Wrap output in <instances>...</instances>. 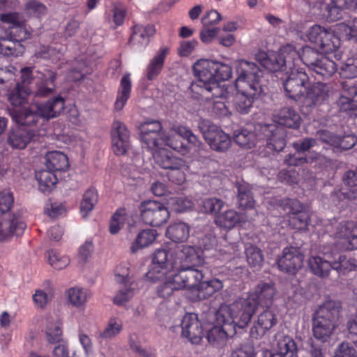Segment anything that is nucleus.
I'll use <instances>...</instances> for the list:
<instances>
[{
  "label": "nucleus",
  "mask_w": 357,
  "mask_h": 357,
  "mask_svg": "<svg viewBox=\"0 0 357 357\" xmlns=\"http://www.w3.org/2000/svg\"><path fill=\"white\" fill-rule=\"evenodd\" d=\"M214 61L200 59L193 65V73L198 78L190 86L191 96L196 100H211L223 95V89L215 81Z\"/></svg>",
  "instance_id": "1"
},
{
  "label": "nucleus",
  "mask_w": 357,
  "mask_h": 357,
  "mask_svg": "<svg viewBox=\"0 0 357 357\" xmlns=\"http://www.w3.org/2000/svg\"><path fill=\"white\" fill-rule=\"evenodd\" d=\"M341 305L339 301L328 300L320 305L313 316L312 331L314 337L323 342H326L337 326Z\"/></svg>",
  "instance_id": "2"
},
{
  "label": "nucleus",
  "mask_w": 357,
  "mask_h": 357,
  "mask_svg": "<svg viewBox=\"0 0 357 357\" xmlns=\"http://www.w3.org/2000/svg\"><path fill=\"white\" fill-rule=\"evenodd\" d=\"M257 308L252 298H242L230 305H221L218 309V320L230 325L245 328L250 323Z\"/></svg>",
  "instance_id": "3"
},
{
  "label": "nucleus",
  "mask_w": 357,
  "mask_h": 357,
  "mask_svg": "<svg viewBox=\"0 0 357 357\" xmlns=\"http://www.w3.org/2000/svg\"><path fill=\"white\" fill-rule=\"evenodd\" d=\"M236 73V89H250L251 94L262 93L264 72L255 63L245 59L237 61Z\"/></svg>",
  "instance_id": "4"
},
{
  "label": "nucleus",
  "mask_w": 357,
  "mask_h": 357,
  "mask_svg": "<svg viewBox=\"0 0 357 357\" xmlns=\"http://www.w3.org/2000/svg\"><path fill=\"white\" fill-rule=\"evenodd\" d=\"M299 60V54L291 45L282 47L280 52L267 57L264 52L259 54V61L267 70L273 72L282 70L285 66L289 69L295 66V61Z\"/></svg>",
  "instance_id": "5"
},
{
  "label": "nucleus",
  "mask_w": 357,
  "mask_h": 357,
  "mask_svg": "<svg viewBox=\"0 0 357 357\" xmlns=\"http://www.w3.org/2000/svg\"><path fill=\"white\" fill-rule=\"evenodd\" d=\"M180 266L173 253L167 249H158L153 255L152 266L147 273V277L153 280L162 279L168 273Z\"/></svg>",
  "instance_id": "6"
},
{
  "label": "nucleus",
  "mask_w": 357,
  "mask_h": 357,
  "mask_svg": "<svg viewBox=\"0 0 357 357\" xmlns=\"http://www.w3.org/2000/svg\"><path fill=\"white\" fill-rule=\"evenodd\" d=\"M290 70V73L283 82L284 91L289 98L295 101H301L307 90L308 75L303 69L296 68L295 66Z\"/></svg>",
  "instance_id": "7"
},
{
  "label": "nucleus",
  "mask_w": 357,
  "mask_h": 357,
  "mask_svg": "<svg viewBox=\"0 0 357 357\" xmlns=\"http://www.w3.org/2000/svg\"><path fill=\"white\" fill-rule=\"evenodd\" d=\"M165 276L178 291L183 289H195L198 282L204 278V274L201 271L187 267L174 268Z\"/></svg>",
  "instance_id": "8"
},
{
  "label": "nucleus",
  "mask_w": 357,
  "mask_h": 357,
  "mask_svg": "<svg viewBox=\"0 0 357 357\" xmlns=\"http://www.w3.org/2000/svg\"><path fill=\"white\" fill-rule=\"evenodd\" d=\"M142 220L152 227H160L169 218V213L165 205L157 201L143 202L139 206Z\"/></svg>",
  "instance_id": "9"
},
{
  "label": "nucleus",
  "mask_w": 357,
  "mask_h": 357,
  "mask_svg": "<svg viewBox=\"0 0 357 357\" xmlns=\"http://www.w3.org/2000/svg\"><path fill=\"white\" fill-rule=\"evenodd\" d=\"M199 129L210 147L216 151H225L231 145V139L222 130L208 121L199 123Z\"/></svg>",
  "instance_id": "10"
},
{
  "label": "nucleus",
  "mask_w": 357,
  "mask_h": 357,
  "mask_svg": "<svg viewBox=\"0 0 357 357\" xmlns=\"http://www.w3.org/2000/svg\"><path fill=\"white\" fill-rule=\"evenodd\" d=\"M282 206L286 211L289 225L295 229H305L307 228L309 215L303 210L301 203L296 199H285L282 201Z\"/></svg>",
  "instance_id": "11"
},
{
  "label": "nucleus",
  "mask_w": 357,
  "mask_h": 357,
  "mask_svg": "<svg viewBox=\"0 0 357 357\" xmlns=\"http://www.w3.org/2000/svg\"><path fill=\"white\" fill-rule=\"evenodd\" d=\"M331 236L340 243L344 249H357V225L351 220L342 221L334 228Z\"/></svg>",
  "instance_id": "12"
},
{
  "label": "nucleus",
  "mask_w": 357,
  "mask_h": 357,
  "mask_svg": "<svg viewBox=\"0 0 357 357\" xmlns=\"http://www.w3.org/2000/svg\"><path fill=\"white\" fill-rule=\"evenodd\" d=\"M309 5L325 10L324 15L331 21L341 18V12L354 5L357 6V0H307Z\"/></svg>",
  "instance_id": "13"
},
{
  "label": "nucleus",
  "mask_w": 357,
  "mask_h": 357,
  "mask_svg": "<svg viewBox=\"0 0 357 357\" xmlns=\"http://www.w3.org/2000/svg\"><path fill=\"white\" fill-rule=\"evenodd\" d=\"M25 228L26 225L22 221L20 214L0 215V241H6L14 235L22 234Z\"/></svg>",
  "instance_id": "14"
},
{
  "label": "nucleus",
  "mask_w": 357,
  "mask_h": 357,
  "mask_svg": "<svg viewBox=\"0 0 357 357\" xmlns=\"http://www.w3.org/2000/svg\"><path fill=\"white\" fill-rule=\"evenodd\" d=\"M113 151L116 155L126 154L130 148V132L126 125L119 121H114L111 130Z\"/></svg>",
  "instance_id": "15"
},
{
  "label": "nucleus",
  "mask_w": 357,
  "mask_h": 357,
  "mask_svg": "<svg viewBox=\"0 0 357 357\" xmlns=\"http://www.w3.org/2000/svg\"><path fill=\"white\" fill-rule=\"evenodd\" d=\"M303 261V255L298 248L287 247L278 259V266L283 272L295 273L302 267Z\"/></svg>",
  "instance_id": "16"
},
{
  "label": "nucleus",
  "mask_w": 357,
  "mask_h": 357,
  "mask_svg": "<svg viewBox=\"0 0 357 357\" xmlns=\"http://www.w3.org/2000/svg\"><path fill=\"white\" fill-rule=\"evenodd\" d=\"M266 140V146L275 151H281L286 146V131L284 128L269 124L259 126Z\"/></svg>",
  "instance_id": "17"
},
{
  "label": "nucleus",
  "mask_w": 357,
  "mask_h": 357,
  "mask_svg": "<svg viewBox=\"0 0 357 357\" xmlns=\"http://www.w3.org/2000/svg\"><path fill=\"white\" fill-rule=\"evenodd\" d=\"M56 77V73L50 69L45 68L38 71L36 77L35 96L46 97L53 94L57 88L55 82Z\"/></svg>",
  "instance_id": "18"
},
{
  "label": "nucleus",
  "mask_w": 357,
  "mask_h": 357,
  "mask_svg": "<svg viewBox=\"0 0 357 357\" xmlns=\"http://www.w3.org/2000/svg\"><path fill=\"white\" fill-rule=\"evenodd\" d=\"M276 290L272 283L260 282L250 292L247 298H252L255 307L257 308L261 306L264 308H269L271 307Z\"/></svg>",
  "instance_id": "19"
},
{
  "label": "nucleus",
  "mask_w": 357,
  "mask_h": 357,
  "mask_svg": "<svg viewBox=\"0 0 357 357\" xmlns=\"http://www.w3.org/2000/svg\"><path fill=\"white\" fill-rule=\"evenodd\" d=\"M162 124L158 121H147L141 124V138L148 149L160 147V137L162 136Z\"/></svg>",
  "instance_id": "20"
},
{
  "label": "nucleus",
  "mask_w": 357,
  "mask_h": 357,
  "mask_svg": "<svg viewBox=\"0 0 357 357\" xmlns=\"http://www.w3.org/2000/svg\"><path fill=\"white\" fill-rule=\"evenodd\" d=\"M182 335L192 343L197 344L203 335V329L197 316L193 313L186 314L181 321Z\"/></svg>",
  "instance_id": "21"
},
{
  "label": "nucleus",
  "mask_w": 357,
  "mask_h": 357,
  "mask_svg": "<svg viewBox=\"0 0 357 357\" xmlns=\"http://www.w3.org/2000/svg\"><path fill=\"white\" fill-rule=\"evenodd\" d=\"M235 333L234 326L227 321L218 320V311L215 314V324L207 333V340L209 343L215 346L225 343L227 337Z\"/></svg>",
  "instance_id": "22"
},
{
  "label": "nucleus",
  "mask_w": 357,
  "mask_h": 357,
  "mask_svg": "<svg viewBox=\"0 0 357 357\" xmlns=\"http://www.w3.org/2000/svg\"><path fill=\"white\" fill-rule=\"evenodd\" d=\"M302 99L303 105L307 107L322 104L329 97V87L327 84L317 82L306 90Z\"/></svg>",
  "instance_id": "23"
},
{
  "label": "nucleus",
  "mask_w": 357,
  "mask_h": 357,
  "mask_svg": "<svg viewBox=\"0 0 357 357\" xmlns=\"http://www.w3.org/2000/svg\"><path fill=\"white\" fill-rule=\"evenodd\" d=\"M155 29L153 25H135L129 43L136 50H143L149 43V38L154 35Z\"/></svg>",
  "instance_id": "24"
},
{
  "label": "nucleus",
  "mask_w": 357,
  "mask_h": 357,
  "mask_svg": "<svg viewBox=\"0 0 357 357\" xmlns=\"http://www.w3.org/2000/svg\"><path fill=\"white\" fill-rule=\"evenodd\" d=\"M36 135V131L33 129L18 128L8 133L7 142L13 149H23L34 139Z\"/></svg>",
  "instance_id": "25"
},
{
  "label": "nucleus",
  "mask_w": 357,
  "mask_h": 357,
  "mask_svg": "<svg viewBox=\"0 0 357 357\" xmlns=\"http://www.w3.org/2000/svg\"><path fill=\"white\" fill-rule=\"evenodd\" d=\"M278 322V319L275 312L271 307L266 308L257 317L254 326L251 330V334L257 336H262L267 331L273 328Z\"/></svg>",
  "instance_id": "26"
},
{
  "label": "nucleus",
  "mask_w": 357,
  "mask_h": 357,
  "mask_svg": "<svg viewBox=\"0 0 357 357\" xmlns=\"http://www.w3.org/2000/svg\"><path fill=\"white\" fill-rule=\"evenodd\" d=\"M115 279L118 282L122 283L123 285L114 298V303L121 305L128 302L134 296L137 285L130 280L128 275L116 273Z\"/></svg>",
  "instance_id": "27"
},
{
  "label": "nucleus",
  "mask_w": 357,
  "mask_h": 357,
  "mask_svg": "<svg viewBox=\"0 0 357 357\" xmlns=\"http://www.w3.org/2000/svg\"><path fill=\"white\" fill-rule=\"evenodd\" d=\"M155 163L161 168L170 169L173 167H181L184 166V160L181 158L173 156L172 154L165 149L159 147L152 149Z\"/></svg>",
  "instance_id": "28"
},
{
  "label": "nucleus",
  "mask_w": 357,
  "mask_h": 357,
  "mask_svg": "<svg viewBox=\"0 0 357 357\" xmlns=\"http://www.w3.org/2000/svg\"><path fill=\"white\" fill-rule=\"evenodd\" d=\"M176 260L181 267L192 268L202 262V259L193 246L183 245L181 249L176 252Z\"/></svg>",
  "instance_id": "29"
},
{
  "label": "nucleus",
  "mask_w": 357,
  "mask_h": 357,
  "mask_svg": "<svg viewBox=\"0 0 357 357\" xmlns=\"http://www.w3.org/2000/svg\"><path fill=\"white\" fill-rule=\"evenodd\" d=\"M237 90L238 92L233 100L234 106L238 113L241 114H248L252 107L254 97L260 93H252L251 94L250 93V89H245V90L237 89Z\"/></svg>",
  "instance_id": "30"
},
{
  "label": "nucleus",
  "mask_w": 357,
  "mask_h": 357,
  "mask_svg": "<svg viewBox=\"0 0 357 357\" xmlns=\"http://www.w3.org/2000/svg\"><path fill=\"white\" fill-rule=\"evenodd\" d=\"M307 265L310 271L321 278H328L333 269V261L319 256H311L308 259Z\"/></svg>",
  "instance_id": "31"
},
{
  "label": "nucleus",
  "mask_w": 357,
  "mask_h": 357,
  "mask_svg": "<svg viewBox=\"0 0 357 357\" xmlns=\"http://www.w3.org/2000/svg\"><path fill=\"white\" fill-rule=\"evenodd\" d=\"M64 107V99L61 96H57L47 101L45 105H38V112L40 117L50 119L59 115Z\"/></svg>",
  "instance_id": "32"
},
{
  "label": "nucleus",
  "mask_w": 357,
  "mask_h": 357,
  "mask_svg": "<svg viewBox=\"0 0 357 357\" xmlns=\"http://www.w3.org/2000/svg\"><path fill=\"white\" fill-rule=\"evenodd\" d=\"M181 135L176 132V127L172 128L167 134H162L160 137V146L165 145L169 146L176 151L185 155L188 152V149L181 139Z\"/></svg>",
  "instance_id": "33"
},
{
  "label": "nucleus",
  "mask_w": 357,
  "mask_h": 357,
  "mask_svg": "<svg viewBox=\"0 0 357 357\" xmlns=\"http://www.w3.org/2000/svg\"><path fill=\"white\" fill-rule=\"evenodd\" d=\"M36 109L34 111L32 107L31 109H14L11 113L13 119L19 125L31 126L38 121L40 116L38 105H36Z\"/></svg>",
  "instance_id": "34"
},
{
  "label": "nucleus",
  "mask_w": 357,
  "mask_h": 357,
  "mask_svg": "<svg viewBox=\"0 0 357 357\" xmlns=\"http://www.w3.org/2000/svg\"><path fill=\"white\" fill-rule=\"evenodd\" d=\"M168 52L169 49L167 47H161L155 56L150 60L146 67V78L149 80H153L159 75Z\"/></svg>",
  "instance_id": "35"
},
{
  "label": "nucleus",
  "mask_w": 357,
  "mask_h": 357,
  "mask_svg": "<svg viewBox=\"0 0 357 357\" xmlns=\"http://www.w3.org/2000/svg\"><path fill=\"white\" fill-rule=\"evenodd\" d=\"M275 121L279 125L288 128H296L299 126L300 116L291 107L282 108L275 115Z\"/></svg>",
  "instance_id": "36"
},
{
  "label": "nucleus",
  "mask_w": 357,
  "mask_h": 357,
  "mask_svg": "<svg viewBox=\"0 0 357 357\" xmlns=\"http://www.w3.org/2000/svg\"><path fill=\"white\" fill-rule=\"evenodd\" d=\"M190 230V226L185 222H174L167 228L166 236L174 242L181 243L188 238Z\"/></svg>",
  "instance_id": "37"
},
{
  "label": "nucleus",
  "mask_w": 357,
  "mask_h": 357,
  "mask_svg": "<svg viewBox=\"0 0 357 357\" xmlns=\"http://www.w3.org/2000/svg\"><path fill=\"white\" fill-rule=\"evenodd\" d=\"M340 44L341 41L340 38L334 31L328 29L319 47L326 54L336 52L335 56L336 59H340L341 54L337 50L340 47Z\"/></svg>",
  "instance_id": "38"
},
{
  "label": "nucleus",
  "mask_w": 357,
  "mask_h": 357,
  "mask_svg": "<svg viewBox=\"0 0 357 357\" xmlns=\"http://www.w3.org/2000/svg\"><path fill=\"white\" fill-rule=\"evenodd\" d=\"M223 288V283L217 278L210 280L198 282L197 286L195 289H197L198 297L200 299H206L212 296L214 294Z\"/></svg>",
  "instance_id": "39"
},
{
  "label": "nucleus",
  "mask_w": 357,
  "mask_h": 357,
  "mask_svg": "<svg viewBox=\"0 0 357 357\" xmlns=\"http://www.w3.org/2000/svg\"><path fill=\"white\" fill-rule=\"evenodd\" d=\"M158 236V232L153 229H146L139 232L130 246V250L135 253L139 250L152 244Z\"/></svg>",
  "instance_id": "40"
},
{
  "label": "nucleus",
  "mask_w": 357,
  "mask_h": 357,
  "mask_svg": "<svg viewBox=\"0 0 357 357\" xmlns=\"http://www.w3.org/2000/svg\"><path fill=\"white\" fill-rule=\"evenodd\" d=\"M310 70L317 76L328 78L335 73L337 66L334 61L322 55Z\"/></svg>",
  "instance_id": "41"
},
{
  "label": "nucleus",
  "mask_w": 357,
  "mask_h": 357,
  "mask_svg": "<svg viewBox=\"0 0 357 357\" xmlns=\"http://www.w3.org/2000/svg\"><path fill=\"white\" fill-rule=\"evenodd\" d=\"M45 165L52 172L63 171L68 166L67 156L60 151L49 152L46 155Z\"/></svg>",
  "instance_id": "42"
},
{
  "label": "nucleus",
  "mask_w": 357,
  "mask_h": 357,
  "mask_svg": "<svg viewBox=\"0 0 357 357\" xmlns=\"http://www.w3.org/2000/svg\"><path fill=\"white\" fill-rule=\"evenodd\" d=\"M333 269L345 275L357 270V261L349 255H340L333 261Z\"/></svg>",
  "instance_id": "43"
},
{
  "label": "nucleus",
  "mask_w": 357,
  "mask_h": 357,
  "mask_svg": "<svg viewBox=\"0 0 357 357\" xmlns=\"http://www.w3.org/2000/svg\"><path fill=\"white\" fill-rule=\"evenodd\" d=\"M276 351L286 355L287 357H294V353L297 350L296 344L289 335L283 333H278L275 335Z\"/></svg>",
  "instance_id": "44"
},
{
  "label": "nucleus",
  "mask_w": 357,
  "mask_h": 357,
  "mask_svg": "<svg viewBox=\"0 0 357 357\" xmlns=\"http://www.w3.org/2000/svg\"><path fill=\"white\" fill-rule=\"evenodd\" d=\"M131 91V81L128 75L123 76L121 80V87L114 103V109L121 111L130 97Z\"/></svg>",
  "instance_id": "45"
},
{
  "label": "nucleus",
  "mask_w": 357,
  "mask_h": 357,
  "mask_svg": "<svg viewBox=\"0 0 357 357\" xmlns=\"http://www.w3.org/2000/svg\"><path fill=\"white\" fill-rule=\"evenodd\" d=\"M234 139L240 146L251 149L257 143L256 135L246 128H241L234 132Z\"/></svg>",
  "instance_id": "46"
},
{
  "label": "nucleus",
  "mask_w": 357,
  "mask_h": 357,
  "mask_svg": "<svg viewBox=\"0 0 357 357\" xmlns=\"http://www.w3.org/2000/svg\"><path fill=\"white\" fill-rule=\"evenodd\" d=\"M240 221L239 214L234 210L229 209L218 215L215 223L225 229H231Z\"/></svg>",
  "instance_id": "47"
},
{
  "label": "nucleus",
  "mask_w": 357,
  "mask_h": 357,
  "mask_svg": "<svg viewBox=\"0 0 357 357\" xmlns=\"http://www.w3.org/2000/svg\"><path fill=\"white\" fill-rule=\"evenodd\" d=\"M36 178L42 192H47L50 190L57 181L54 172L48 169L36 172Z\"/></svg>",
  "instance_id": "48"
},
{
  "label": "nucleus",
  "mask_w": 357,
  "mask_h": 357,
  "mask_svg": "<svg viewBox=\"0 0 357 357\" xmlns=\"http://www.w3.org/2000/svg\"><path fill=\"white\" fill-rule=\"evenodd\" d=\"M237 189V199L239 207L243 209L252 208L255 206V202L249 185L246 183L238 184Z\"/></svg>",
  "instance_id": "49"
},
{
  "label": "nucleus",
  "mask_w": 357,
  "mask_h": 357,
  "mask_svg": "<svg viewBox=\"0 0 357 357\" xmlns=\"http://www.w3.org/2000/svg\"><path fill=\"white\" fill-rule=\"evenodd\" d=\"M1 20L11 24L8 27V29H10V34L17 35L20 40L26 38V31L19 25L18 15L17 13L3 14L1 15Z\"/></svg>",
  "instance_id": "50"
},
{
  "label": "nucleus",
  "mask_w": 357,
  "mask_h": 357,
  "mask_svg": "<svg viewBox=\"0 0 357 357\" xmlns=\"http://www.w3.org/2000/svg\"><path fill=\"white\" fill-rule=\"evenodd\" d=\"M342 98L345 99L352 109H357V86L351 80L342 82Z\"/></svg>",
  "instance_id": "51"
},
{
  "label": "nucleus",
  "mask_w": 357,
  "mask_h": 357,
  "mask_svg": "<svg viewBox=\"0 0 357 357\" xmlns=\"http://www.w3.org/2000/svg\"><path fill=\"white\" fill-rule=\"evenodd\" d=\"M68 299L70 303L75 307L84 305L89 297V291L83 288L75 287L67 291Z\"/></svg>",
  "instance_id": "52"
},
{
  "label": "nucleus",
  "mask_w": 357,
  "mask_h": 357,
  "mask_svg": "<svg viewBox=\"0 0 357 357\" xmlns=\"http://www.w3.org/2000/svg\"><path fill=\"white\" fill-rule=\"evenodd\" d=\"M98 202V194L95 189L87 190L80 204V212L83 217H86L91 211Z\"/></svg>",
  "instance_id": "53"
},
{
  "label": "nucleus",
  "mask_w": 357,
  "mask_h": 357,
  "mask_svg": "<svg viewBox=\"0 0 357 357\" xmlns=\"http://www.w3.org/2000/svg\"><path fill=\"white\" fill-rule=\"evenodd\" d=\"M245 253L247 261L250 266L261 267L264 257L260 249L251 244H247L245 247Z\"/></svg>",
  "instance_id": "54"
},
{
  "label": "nucleus",
  "mask_w": 357,
  "mask_h": 357,
  "mask_svg": "<svg viewBox=\"0 0 357 357\" xmlns=\"http://www.w3.org/2000/svg\"><path fill=\"white\" fill-rule=\"evenodd\" d=\"M299 54V60L295 61V66L301 61H303L305 65L308 66L310 69L313 65L317 63L319 58L322 56L318 52L309 46H305L303 48L302 52Z\"/></svg>",
  "instance_id": "55"
},
{
  "label": "nucleus",
  "mask_w": 357,
  "mask_h": 357,
  "mask_svg": "<svg viewBox=\"0 0 357 357\" xmlns=\"http://www.w3.org/2000/svg\"><path fill=\"white\" fill-rule=\"evenodd\" d=\"M123 329L121 320L116 318H111L105 328L100 333V336L105 339H112L119 335Z\"/></svg>",
  "instance_id": "56"
},
{
  "label": "nucleus",
  "mask_w": 357,
  "mask_h": 357,
  "mask_svg": "<svg viewBox=\"0 0 357 357\" xmlns=\"http://www.w3.org/2000/svg\"><path fill=\"white\" fill-rule=\"evenodd\" d=\"M13 86V89H11L10 93L8 95V98L13 105L20 106L25 102L27 92L26 90L18 83L15 84Z\"/></svg>",
  "instance_id": "57"
},
{
  "label": "nucleus",
  "mask_w": 357,
  "mask_h": 357,
  "mask_svg": "<svg viewBox=\"0 0 357 357\" xmlns=\"http://www.w3.org/2000/svg\"><path fill=\"white\" fill-rule=\"evenodd\" d=\"M176 132L186 139L188 143L191 144L197 151L202 149L203 144L199 141L198 137L192 132V130L186 126H176Z\"/></svg>",
  "instance_id": "58"
},
{
  "label": "nucleus",
  "mask_w": 357,
  "mask_h": 357,
  "mask_svg": "<svg viewBox=\"0 0 357 357\" xmlns=\"http://www.w3.org/2000/svg\"><path fill=\"white\" fill-rule=\"evenodd\" d=\"M327 30V29L320 25L314 24L308 29L306 32V37L310 42L319 47L323 38L326 36Z\"/></svg>",
  "instance_id": "59"
},
{
  "label": "nucleus",
  "mask_w": 357,
  "mask_h": 357,
  "mask_svg": "<svg viewBox=\"0 0 357 357\" xmlns=\"http://www.w3.org/2000/svg\"><path fill=\"white\" fill-rule=\"evenodd\" d=\"M224 204L222 200L216 197H208L202 201L203 210L209 214L218 213L222 208Z\"/></svg>",
  "instance_id": "60"
},
{
  "label": "nucleus",
  "mask_w": 357,
  "mask_h": 357,
  "mask_svg": "<svg viewBox=\"0 0 357 357\" xmlns=\"http://www.w3.org/2000/svg\"><path fill=\"white\" fill-rule=\"evenodd\" d=\"M214 66H215L214 68V78L218 84V82L227 80L231 77L232 70L230 66L215 61H214Z\"/></svg>",
  "instance_id": "61"
},
{
  "label": "nucleus",
  "mask_w": 357,
  "mask_h": 357,
  "mask_svg": "<svg viewBox=\"0 0 357 357\" xmlns=\"http://www.w3.org/2000/svg\"><path fill=\"white\" fill-rule=\"evenodd\" d=\"M50 264L55 269L61 270L66 268L70 263L69 258L66 255L51 250L48 252Z\"/></svg>",
  "instance_id": "62"
},
{
  "label": "nucleus",
  "mask_w": 357,
  "mask_h": 357,
  "mask_svg": "<svg viewBox=\"0 0 357 357\" xmlns=\"http://www.w3.org/2000/svg\"><path fill=\"white\" fill-rule=\"evenodd\" d=\"M15 84L14 75L10 71L0 69V94L10 91Z\"/></svg>",
  "instance_id": "63"
},
{
  "label": "nucleus",
  "mask_w": 357,
  "mask_h": 357,
  "mask_svg": "<svg viewBox=\"0 0 357 357\" xmlns=\"http://www.w3.org/2000/svg\"><path fill=\"white\" fill-rule=\"evenodd\" d=\"M340 75L347 79L357 77V59H349L342 65Z\"/></svg>",
  "instance_id": "64"
}]
</instances>
